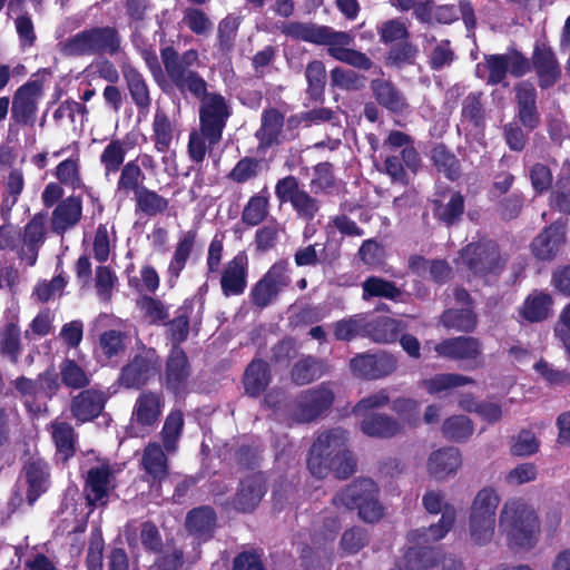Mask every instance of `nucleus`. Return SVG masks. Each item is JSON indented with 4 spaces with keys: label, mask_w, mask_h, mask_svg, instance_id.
<instances>
[{
    "label": "nucleus",
    "mask_w": 570,
    "mask_h": 570,
    "mask_svg": "<svg viewBox=\"0 0 570 570\" xmlns=\"http://www.w3.org/2000/svg\"><path fill=\"white\" fill-rule=\"evenodd\" d=\"M432 159L436 168L449 179L459 176V161L444 146L440 145L432 149Z\"/></svg>",
    "instance_id": "13d9d810"
},
{
    "label": "nucleus",
    "mask_w": 570,
    "mask_h": 570,
    "mask_svg": "<svg viewBox=\"0 0 570 570\" xmlns=\"http://www.w3.org/2000/svg\"><path fill=\"white\" fill-rule=\"evenodd\" d=\"M271 380L268 364L261 360H254L246 368L244 385L246 393L256 396L261 394Z\"/></svg>",
    "instance_id": "a19ab883"
},
{
    "label": "nucleus",
    "mask_w": 570,
    "mask_h": 570,
    "mask_svg": "<svg viewBox=\"0 0 570 570\" xmlns=\"http://www.w3.org/2000/svg\"><path fill=\"white\" fill-rule=\"evenodd\" d=\"M215 524V514L210 508H198L190 511L186 519L188 531L196 538L206 539Z\"/></svg>",
    "instance_id": "37998d69"
},
{
    "label": "nucleus",
    "mask_w": 570,
    "mask_h": 570,
    "mask_svg": "<svg viewBox=\"0 0 570 570\" xmlns=\"http://www.w3.org/2000/svg\"><path fill=\"white\" fill-rule=\"evenodd\" d=\"M362 287L364 299L370 297L396 299L401 294V291L392 282L375 276L366 278Z\"/></svg>",
    "instance_id": "603ef678"
},
{
    "label": "nucleus",
    "mask_w": 570,
    "mask_h": 570,
    "mask_svg": "<svg viewBox=\"0 0 570 570\" xmlns=\"http://www.w3.org/2000/svg\"><path fill=\"white\" fill-rule=\"evenodd\" d=\"M434 351L441 357L454 361H474L481 355L482 347L475 337L459 336L440 342L434 346Z\"/></svg>",
    "instance_id": "412c9836"
},
{
    "label": "nucleus",
    "mask_w": 570,
    "mask_h": 570,
    "mask_svg": "<svg viewBox=\"0 0 570 570\" xmlns=\"http://www.w3.org/2000/svg\"><path fill=\"white\" fill-rule=\"evenodd\" d=\"M117 281L116 274L109 267L99 266L96 269L95 288L100 301H110Z\"/></svg>",
    "instance_id": "052dcab7"
},
{
    "label": "nucleus",
    "mask_w": 570,
    "mask_h": 570,
    "mask_svg": "<svg viewBox=\"0 0 570 570\" xmlns=\"http://www.w3.org/2000/svg\"><path fill=\"white\" fill-rule=\"evenodd\" d=\"M39 98L40 87L36 82L21 86L13 96L11 118L18 124L32 126Z\"/></svg>",
    "instance_id": "a211bd4d"
},
{
    "label": "nucleus",
    "mask_w": 570,
    "mask_h": 570,
    "mask_svg": "<svg viewBox=\"0 0 570 570\" xmlns=\"http://www.w3.org/2000/svg\"><path fill=\"white\" fill-rule=\"evenodd\" d=\"M462 459L458 449L445 448L432 452L428 460V472L435 480H445L461 468Z\"/></svg>",
    "instance_id": "393cba45"
},
{
    "label": "nucleus",
    "mask_w": 570,
    "mask_h": 570,
    "mask_svg": "<svg viewBox=\"0 0 570 570\" xmlns=\"http://www.w3.org/2000/svg\"><path fill=\"white\" fill-rule=\"evenodd\" d=\"M353 373L360 377L380 379L393 373L396 360L390 354H363L351 360Z\"/></svg>",
    "instance_id": "6ab92c4d"
},
{
    "label": "nucleus",
    "mask_w": 570,
    "mask_h": 570,
    "mask_svg": "<svg viewBox=\"0 0 570 570\" xmlns=\"http://www.w3.org/2000/svg\"><path fill=\"white\" fill-rule=\"evenodd\" d=\"M429 41L434 43L429 55L431 68L439 70L449 66L455 57L454 51L451 48L450 41H436L435 38H431Z\"/></svg>",
    "instance_id": "0e129e2a"
},
{
    "label": "nucleus",
    "mask_w": 570,
    "mask_h": 570,
    "mask_svg": "<svg viewBox=\"0 0 570 570\" xmlns=\"http://www.w3.org/2000/svg\"><path fill=\"white\" fill-rule=\"evenodd\" d=\"M379 489L370 479H361L348 484L342 492L337 493L332 503L336 508L347 510L357 509L358 515L365 522H376L383 515V508L377 500Z\"/></svg>",
    "instance_id": "20e7f679"
},
{
    "label": "nucleus",
    "mask_w": 570,
    "mask_h": 570,
    "mask_svg": "<svg viewBox=\"0 0 570 570\" xmlns=\"http://www.w3.org/2000/svg\"><path fill=\"white\" fill-rule=\"evenodd\" d=\"M183 22L196 35H206L213 29V23L208 16L197 8H186Z\"/></svg>",
    "instance_id": "338daca9"
},
{
    "label": "nucleus",
    "mask_w": 570,
    "mask_h": 570,
    "mask_svg": "<svg viewBox=\"0 0 570 570\" xmlns=\"http://www.w3.org/2000/svg\"><path fill=\"white\" fill-rule=\"evenodd\" d=\"M352 42L353 37L350 33L321 26L316 45L327 46L328 53L338 61L354 68L368 70L373 66L372 60L365 53L348 48Z\"/></svg>",
    "instance_id": "9d476101"
},
{
    "label": "nucleus",
    "mask_w": 570,
    "mask_h": 570,
    "mask_svg": "<svg viewBox=\"0 0 570 570\" xmlns=\"http://www.w3.org/2000/svg\"><path fill=\"white\" fill-rule=\"evenodd\" d=\"M458 265L465 267L472 275L487 277L502 271L505 259L494 242L485 240L469 244L460 253Z\"/></svg>",
    "instance_id": "423d86ee"
},
{
    "label": "nucleus",
    "mask_w": 570,
    "mask_h": 570,
    "mask_svg": "<svg viewBox=\"0 0 570 570\" xmlns=\"http://www.w3.org/2000/svg\"><path fill=\"white\" fill-rule=\"evenodd\" d=\"M140 463L148 481L160 483L168 475L167 456L156 442H150L145 448Z\"/></svg>",
    "instance_id": "c756f323"
},
{
    "label": "nucleus",
    "mask_w": 570,
    "mask_h": 570,
    "mask_svg": "<svg viewBox=\"0 0 570 570\" xmlns=\"http://www.w3.org/2000/svg\"><path fill=\"white\" fill-rule=\"evenodd\" d=\"M121 72L136 107L139 110H148L151 105V97L149 86L142 73L130 63H124Z\"/></svg>",
    "instance_id": "bb28decb"
},
{
    "label": "nucleus",
    "mask_w": 570,
    "mask_h": 570,
    "mask_svg": "<svg viewBox=\"0 0 570 570\" xmlns=\"http://www.w3.org/2000/svg\"><path fill=\"white\" fill-rule=\"evenodd\" d=\"M137 307L149 323H158L168 317L165 305L153 297L142 296L137 301Z\"/></svg>",
    "instance_id": "774afa93"
},
{
    "label": "nucleus",
    "mask_w": 570,
    "mask_h": 570,
    "mask_svg": "<svg viewBox=\"0 0 570 570\" xmlns=\"http://www.w3.org/2000/svg\"><path fill=\"white\" fill-rule=\"evenodd\" d=\"M248 264V255L244 250L238 252L225 264L220 277V287L225 296H237L245 292Z\"/></svg>",
    "instance_id": "f3484780"
},
{
    "label": "nucleus",
    "mask_w": 570,
    "mask_h": 570,
    "mask_svg": "<svg viewBox=\"0 0 570 570\" xmlns=\"http://www.w3.org/2000/svg\"><path fill=\"white\" fill-rule=\"evenodd\" d=\"M404 330L405 325L401 321L386 316L365 323V334L377 343L394 342Z\"/></svg>",
    "instance_id": "4c0bfd02"
},
{
    "label": "nucleus",
    "mask_w": 570,
    "mask_h": 570,
    "mask_svg": "<svg viewBox=\"0 0 570 570\" xmlns=\"http://www.w3.org/2000/svg\"><path fill=\"white\" fill-rule=\"evenodd\" d=\"M151 140L154 147L158 153H166L169 150L177 129V124L163 108L157 107L153 124Z\"/></svg>",
    "instance_id": "7c9ffc66"
},
{
    "label": "nucleus",
    "mask_w": 570,
    "mask_h": 570,
    "mask_svg": "<svg viewBox=\"0 0 570 570\" xmlns=\"http://www.w3.org/2000/svg\"><path fill=\"white\" fill-rule=\"evenodd\" d=\"M269 195L266 188L252 196L242 213V220L248 226H257L268 214Z\"/></svg>",
    "instance_id": "79ce46f5"
},
{
    "label": "nucleus",
    "mask_w": 570,
    "mask_h": 570,
    "mask_svg": "<svg viewBox=\"0 0 570 570\" xmlns=\"http://www.w3.org/2000/svg\"><path fill=\"white\" fill-rule=\"evenodd\" d=\"M136 208L147 216L154 217L164 214L169 206L167 198L159 195L157 191L142 187L137 190L135 197Z\"/></svg>",
    "instance_id": "49530a36"
},
{
    "label": "nucleus",
    "mask_w": 570,
    "mask_h": 570,
    "mask_svg": "<svg viewBox=\"0 0 570 570\" xmlns=\"http://www.w3.org/2000/svg\"><path fill=\"white\" fill-rule=\"evenodd\" d=\"M499 529L510 547L530 549L538 541L540 523L534 509L523 499H510L500 511Z\"/></svg>",
    "instance_id": "f03ea898"
},
{
    "label": "nucleus",
    "mask_w": 570,
    "mask_h": 570,
    "mask_svg": "<svg viewBox=\"0 0 570 570\" xmlns=\"http://www.w3.org/2000/svg\"><path fill=\"white\" fill-rule=\"evenodd\" d=\"M441 323L446 328L460 332H472L476 326V316L471 307L461 309H448L441 316Z\"/></svg>",
    "instance_id": "09e8293b"
},
{
    "label": "nucleus",
    "mask_w": 570,
    "mask_h": 570,
    "mask_svg": "<svg viewBox=\"0 0 570 570\" xmlns=\"http://www.w3.org/2000/svg\"><path fill=\"white\" fill-rule=\"evenodd\" d=\"M26 479L28 484L27 499L29 504L48 489V466L41 460L30 461L26 465Z\"/></svg>",
    "instance_id": "e433bc0d"
},
{
    "label": "nucleus",
    "mask_w": 570,
    "mask_h": 570,
    "mask_svg": "<svg viewBox=\"0 0 570 570\" xmlns=\"http://www.w3.org/2000/svg\"><path fill=\"white\" fill-rule=\"evenodd\" d=\"M53 175L61 185L71 190L86 187L81 176L80 158L78 155L60 161L56 166Z\"/></svg>",
    "instance_id": "ea45409f"
},
{
    "label": "nucleus",
    "mask_w": 570,
    "mask_h": 570,
    "mask_svg": "<svg viewBox=\"0 0 570 570\" xmlns=\"http://www.w3.org/2000/svg\"><path fill=\"white\" fill-rule=\"evenodd\" d=\"M57 47L66 57L115 53L119 48V38L116 30L110 27L91 28L60 41Z\"/></svg>",
    "instance_id": "39448f33"
},
{
    "label": "nucleus",
    "mask_w": 570,
    "mask_h": 570,
    "mask_svg": "<svg viewBox=\"0 0 570 570\" xmlns=\"http://www.w3.org/2000/svg\"><path fill=\"white\" fill-rule=\"evenodd\" d=\"M289 284L288 263L286 261L274 263L264 276L253 286L250 291L253 304L259 308L271 305Z\"/></svg>",
    "instance_id": "9b49d317"
},
{
    "label": "nucleus",
    "mask_w": 570,
    "mask_h": 570,
    "mask_svg": "<svg viewBox=\"0 0 570 570\" xmlns=\"http://www.w3.org/2000/svg\"><path fill=\"white\" fill-rule=\"evenodd\" d=\"M305 76L308 82V94L317 99L323 94L326 82L325 66L320 60L309 62L305 70Z\"/></svg>",
    "instance_id": "bf43d9fd"
},
{
    "label": "nucleus",
    "mask_w": 570,
    "mask_h": 570,
    "mask_svg": "<svg viewBox=\"0 0 570 570\" xmlns=\"http://www.w3.org/2000/svg\"><path fill=\"white\" fill-rule=\"evenodd\" d=\"M500 495L493 488H483L474 497L469 514V538L479 547L488 546L495 533Z\"/></svg>",
    "instance_id": "7ed1b4c3"
},
{
    "label": "nucleus",
    "mask_w": 570,
    "mask_h": 570,
    "mask_svg": "<svg viewBox=\"0 0 570 570\" xmlns=\"http://www.w3.org/2000/svg\"><path fill=\"white\" fill-rule=\"evenodd\" d=\"M239 27V19L237 17L228 16L223 19L218 24L217 38L218 46L223 52H228L233 49L237 30Z\"/></svg>",
    "instance_id": "e2e57ef3"
},
{
    "label": "nucleus",
    "mask_w": 570,
    "mask_h": 570,
    "mask_svg": "<svg viewBox=\"0 0 570 570\" xmlns=\"http://www.w3.org/2000/svg\"><path fill=\"white\" fill-rule=\"evenodd\" d=\"M82 217V200L79 196H68L57 204L51 213L50 227L58 235L78 225Z\"/></svg>",
    "instance_id": "aec40b11"
},
{
    "label": "nucleus",
    "mask_w": 570,
    "mask_h": 570,
    "mask_svg": "<svg viewBox=\"0 0 570 570\" xmlns=\"http://www.w3.org/2000/svg\"><path fill=\"white\" fill-rule=\"evenodd\" d=\"M371 87L377 102L389 110L401 112L407 107L405 98L392 82L377 79L372 81Z\"/></svg>",
    "instance_id": "58836bf2"
},
{
    "label": "nucleus",
    "mask_w": 570,
    "mask_h": 570,
    "mask_svg": "<svg viewBox=\"0 0 570 570\" xmlns=\"http://www.w3.org/2000/svg\"><path fill=\"white\" fill-rule=\"evenodd\" d=\"M115 479L108 463H99L87 472L85 493L90 505H105L112 490Z\"/></svg>",
    "instance_id": "dca6fc26"
},
{
    "label": "nucleus",
    "mask_w": 570,
    "mask_h": 570,
    "mask_svg": "<svg viewBox=\"0 0 570 570\" xmlns=\"http://www.w3.org/2000/svg\"><path fill=\"white\" fill-rule=\"evenodd\" d=\"M552 303V297L549 294L533 292L520 307V316L531 323L542 322L550 316Z\"/></svg>",
    "instance_id": "72a5a7b5"
},
{
    "label": "nucleus",
    "mask_w": 570,
    "mask_h": 570,
    "mask_svg": "<svg viewBox=\"0 0 570 570\" xmlns=\"http://www.w3.org/2000/svg\"><path fill=\"white\" fill-rule=\"evenodd\" d=\"M135 146V139L128 135L124 139H111L104 148L99 160L105 177L116 174L122 167L128 150Z\"/></svg>",
    "instance_id": "2f4dec72"
},
{
    "label": "nucleus",
    "mask_w": 570,
    "mask_h": 570,
    "mask_svg": "<svg viewBox=\"0 0 570 570\" xmlns=\"http://www.w3.org/2000/svg\"><path fill=\"white\" fill-rule=\"evenodd\" d=\"M120 175L117 180L115 194L119 199H125L130 193L137 196V190H140L145 179L142 169L136 161H128L120 169Z\"/></svg>",
    "instance_id": "f704fd0d"
},
{
    "label": "nucleus",
    "mask_w": 570,
    "mask_h": 570,
    "mask_svg": "<svg viewBox=\"0 0 570 570\" xmlns=\"http://www.w3.org/2000/svg\"><path fill=\"white\" fill-rule=\"evenodd\" d=\"M456 518V511L453 507H445L443 514L436 524L429 528H421L411 531L407 534V560L412 561V556L426 558L428 556H439L440 551L431 548V544L443 539L452 528Z\"/></svg>",
    "instance_id": "6e6552de"
},
{
    "label": "nucleus",
    "mask_w": 570,
    "mask_h": 570,
    "mask_svg": "<svg viewBox=\"0 0 570 570\" xmlns=\"http://www.w3.org/2000/svg\"><path fill=\"white\" fill-rule=\"evenodd\" d=\"M361 431L370 438H393L403 431V425L395 419L381 413L362 415Z\"/></svg>",
    "instance_id": "c85d7f7f"
},
{
    "label": "nucleus",
    "mask_w": 570,
    "mask_h": 570,
    "mask_svg": "<svg viewBox=\"0 0 570 570\" xmlns=\"http://www.w3.org/2000/svg\"><path fill=\"white\" fill-rule=\"evenodd\" d=\"M184 429V415L181 411L174 410L171 411L164 423L163 430L160 432L161 440L165 450L167 453H175L178 448V441L181 436Z\"/></svg>",
    "instance_id": "c03bdc74"
},
{
    "label": "nucleus",
    "mask_w": 570,
    "mask_h": 570,
    "mask_svg": "<svg viewBox=\"0 0 570 570\" xmlns=\"http://www.w3.org/2000/svg\"><path fill=\"white\" fill-rule=\"evenodd\" d=\"M347 432L341 428L327 430L313 443L307 461L308 470L316 478L333 472L345 479L354 472L355 463L346 449Z\"/></svg>",
    "instance_id": "f257e3e1"
},
{
    "label": "nucleus",
    "mask_w": 570,
    "mask_h": 570,
    "mask_svg": "<svg viewBox=\"0 0 570 570\" xmlns=\"http://www.w3.org/2000/svg\"><path fill=\"white\" fill-rule=\"evenodd\" d=\"M456 518V511L453 507H445L443 514L436 524L429 528H421L411 531L407 534V560L412 561V556L426 558L428 556H439L440 551L431 548V544L443 539L452 528Z\"/></svg>",
    "instance_id": "0eeeda50"
},
{
    "label": "nucleus",
    "mask_w": 570,
    "mask_h": 570,
    "mask_svg": "<svg viewBox=\"0 0 570 570\" xmlns=\"http://www.w3.org/2000/svg\"><path fill=\"white\" fill-rule=\"evenodd\" d=\"M535 372L552 386H567L570 385V373L566 370L553 367L550 363L540 360L533 366Z\"/></svg>",
    "instance_id": "69168bd1"
},
{
    "label": "nucleus",
    "mask_w": 570,
    "mask_h": 570,
    "mask_svg": "<svg viewBox=\"0 0 570 570\" xmlns=\"http://www.w3.org/2000/svg\"><path fill=\"white\" fill-rule=\"evenodd\" d=\"M188 376L189 367L187 357L183 350L174 347L167 361L166 382L168 389L173 390L175 393L181 392Z\"/></svg>",
    "instance_id": "473e14b6"
},
{
    "label": "nucleus",
    "mask_w": 570,
    "mask_h": 570,
    "mask_svg": "<svg viewBox=\"0 0 570 570\" xmlns=\"http://www.w3.org/2000/svg\"><path fill=\"white\" fill-rule=\"evenodd\" d=\"M107 396L96 389H88L72 397L70 411L72 416L80 423L97 417L105 407Z\"/></svg>",
    "instance_id": "4be33fe9"
},
{
    "label": "nucleus",
    "mask_w": 570,
    "mask_h": 570,
    "mask_svg": "<svg viewBox=\"0 0 570 570\" xmlns=\"http://www.w3.org/2000/svg\"><path fill=\"white\" fill-rule=\"evenodd\" d=\"M564 238L563 227L552 224L533 239L531 250L538 259L550 261L559 253Z\"/></svg>",
    "instance_id": "a878e982"
},
{
    "label": "nucleus",
    "mask_w": 570,
    "mask_h": 570,
    "mask_svg": "<svg viewBox=\"0 0 570 570\" xmlns=\"http://www.w3.org/2000/svg\"><path fill=\"white\" fill-rule=\"evenodd\" d=\"M334 399V391L328 383L307 389L297 395L291 420L296 423L312 422L332 406Z\"/></svg>",
    "instance_id": "1a4fd4ad"
},
{
    "label": "nucleus",
    "mask_w": 570,
    "mask_h": 570,
    "mask_svg": "<svg viewBox=\"0 0 570 570\" xmlns=\"http://www.w3.org/2000/svg\"><path fill=\"white\" fill-rule=\"evenodd\" d=\"M195 237L194 232H187L179 238L173 258L168 265V273L171 277L177 278L185 268L187 259L194 248Z\"/></svg>",
    "instance_id": "8fccbe9b"
},
{
    "label": "nucleus",
    "mask_w": 570,
    "mask_h": 570,
    "mask_svg": "<svg viewBox=\"0 0 570 570\" xmlns=\"http://www.w3.org/2000/svg\"><path fill=\"white\" fill-rule=\"evenodd\" d=\"M46 219L45 216L35 215L24 226L19 245H13L21 263L33 266L38 259V253L45 242Z\"/></svg>",
    "instance_id": "2eb2a0df"
},
{
    "label": "nucleus",
    "mask_w": 570,
    "mask_h": 570,
    "mask_svg": "<svg viewBox=\"0 0 570 570\" xmlns=\"http://www.w3.org/2000/svg\"><path fill=\"white\" fill-rule=\"evenodd\" d=\"M229 115V108L223 96L212 92L202 98L199 127L207 135L209 147L220 141Z\"/></svg>",
    "instance_id": "f8f14e48"
},
{
    "label": "nucleus",
    "mask_w": 570,
    "mask_h": 570,
    "mask_svg": "<svg viewBox=\"0 0 570 570\" xmlns=\"http://www.w3.org/2000/svg\"><path fill=\"white\" fill-rule=\"evenodd\" d=\"M474 383L473 379L456 373H440L422 380L420 386L429 394L442 395L451 390Z\"/></svg>",
    "instance_id": "c9c22d12"
},
{
    "label": "nucleus",
    "mask_w": 570,
    "mask_h": 570,
    "mask_svg": "<svg viewBox=\"0 0 570 570\" xmlns=\"http://www.w3.org/2000/svg\"><path fill=\"white\" fill-rule=\"evenodd\" d=\"M442 432L448 439L461 441L468 439L473 433V424L464 415H453L444 421Z\"/></svg>",
    "instance_id": "4d7b16f0"
},
{
    "label": "nucleus",
    "mask_w": 570,
    "mask_h": 570,
    "mask_svg": "<svg viewBox=\"0 0 570 570\" xmlns=\"http://www.w3.org/2000/svg\"><path fill=\"white\" fill-rule=\"evenodd\" d=\"M163 406L164 400L160 394L142 392L136 400L132 421L141 426H151L158 422Z\"/></svg>",
    "instance_id": "cd10ccee"
},
{
    "label": "nucleus",
    "mask_w": 570,
    "mask_h": 570,
    "mask_svg": "<svg viewBox=\"0 0 570 570\" xmlns=\"http://www.w3.org/2000/svg\"><path fill=\"white\" fill-rule=\"evenodd\" d=\"M160 361L155 350L138 353L121 371L119 383L127 387H140L158 374Z\"/></svg>",
    "instance_id": "4468645a"
},
{
    "label": "nucleus",
    "mask_w": 570,
    "mask_h": 570,
    "mask_svg": "<svg viewBox=\"0 0 570 570\" xmlns=\"http://www.w3.org/2000/svg\"><path fill=\"white\" fill-rule=\"evenodd\" d=\"M460 13L468 28H473L475 26L473 9L470 2L464 0L460 1V10L454 6L449 4L435 7L434 21L439 23H451L459 19Z\"/></svg>",
    "instance_id": "de8ad7c7"
},
{
    "label": "nucleus",
    "mask_w": 570,
    "mask_h": 570,
    "mask_svg": "<svg viewBox=\"0 0 570 570\" xmlns=\"http://www.w3.org/2000/svg\"><path fill=\"white\" fill-rule=\"evenodd\" d=\"M531 60L541 89H548L558 82L561 68L550 48L537 46Z\"/></svg>",
    "instance_id": "5701e85b"
},
{
    "label": "nucleus",
    "mask_w": 570,
    "mask_h": 570,
    "mask_svg": "<svg viewBox=\"0 0 570 570\" xmlns=\"http://www.w3.org/2000/svg\"><path fill=\"white\" fill-rule=\"evenodd\" d=\"M161 60L169 79L175 85L181 82L186 76L194 72L188 66H184L183 62L178 60V53L173 47H166L161 50Z\"/></svg>",
    "instance_id": "6e6d98bb"
},
{
    "label": "nucleus",
    "mask_w": 570,
    "mask_h": 570,
    "mask_svg": "<svg viewBox=\"0 0 570 570\" xmlns=\"http://www.w3.org/2000/svg\"><path fill=\"white\" fill-rule=\"evenodd\" d=\"M266 492L265 480L262 474H252L243 479L237 489L234 507L242 512L253 511Z\"/></svg>",
    "instance_id": "b1692460"
},
{
    "label": "nucleus",
    "mask_w": 570,
    "mask_h": 570,
    "mask_svg": "<svg viewBox=\"0 0 570 570\" xmlns=\"http://www.w3.org/2000/svg\"><path fill=\"white\" fill-rule=\"evenodd\" d=\"M322 375V363L312 356L299 360L292 370V380L297 385H305Z\"/></svg>",
    "instance_id": "864d4df0"
},
{
    "label": "nucleus",
    "mask_w": 570,
    "mask_h": 570,
    "mask_svg": "<svg viewBox=\"0 0 570 570\" xmlns=\"http://www.w3.org/2000/svg\"><path fill=\"white\" fill-rule=\"evenodd\" d=\"M62 383L71 389H82L90 382L89 375L73 360L66 358L59 365Z\"/></svg>",
    "instance_id": "5fc2aeb1"
},
{
    "label": "nucleus",
    "mask_w": 570,
    "mask_h": 570,
    "mask_svg": "<svg viewBox=\"0 0 570 570\" xmlns=\"http://www.w3.org/2000/svg\"><path fill=\"white\" fill-rule=\"evenodd\" d=\"M51 435L57 446V454L62 461H66L73 455L75 432L70 424L62 421L52 422Z\"/></svg>",
    "instance_id": "a18cd8bd"
},
{
    "label": "nucleus",
    "mask_w": 570,
    "mask_h": 570,
    "mask_svg": "<svg viewBox=\"0 0 570 570\" xmlns=\"http://www.w3.org/2000/svg\"><path fill=\"white\" fill-rule=\"evenodd\" d=\"M281 204L289 203L298 218L312 220L320 210V202L304 190L294 176H286L275 185Z\"/></svg>",
    "instance_id": "ddd939ff"
},
{
    "label": "nucleus",
    "mask_w": 570,
    "mask_h": 570,
    "mask_svg": "<svg viewBox=\"0 0 570 570\" xmlns=\"http://www.w3.org/2000/svg\"><path fill=\"white\" fill-rule=\"evenodd\" d=\"M284 125L283 115L276 109L266 110L262 117V127L257 137L264 145H272L277 140Z\"/></svg>",
    "instance_id": "3c124183"
},
{
    "label": "nucleus",
    "mask_w": 570,
    "mask_h": 570,
    "mask_svg": "<svg viewBox=\"0 0 570 570\" xmlns=\"http://www.w3.org/2000/svg\"><path fill=\"white\" fill-rule=\"evenodd\" d=\"M20 328L16 323H9L1 332V352L11 361L17 362L20 354Z\"/></svg>",
    "instance_id": "680f3d73"
}]
</instances>
